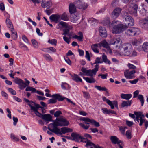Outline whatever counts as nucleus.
<instances>
[{
    "mask_svg": "<svg viewBox=\"0 0 148 148\" xmlns=\"http://www.w3.org/2000/svg\"><path fill=\"white\" fill-rule=\"evenodd\" d=\"M132 95L131 94H122L121 95V97L123 99L128 100L132 97Z\"/></svg>",
    "mask_w": 148,
    "mask_h": 148,
    "instance_id": "25",
    "label": "nucleus"
},
{
    "mask_svg": "<svg viewBox=\"0 0 148 148\" xmlns=\"http://www.w3.org/2000/svg\"><path fill=\"white\" fill-rule=\"evenodd\" d=\"M102 62V61L101 60V58L97 57L95 59V62L93 64H91L92 65H94L95 64H97L101 63Z\"/></svg>",
    "mask_w": 148,
    "mask_h": 148,
    "instance_id": "43",
    "label": "nucleus"
},
{
    "mask_svg": "<svg viewBox=\"0 0 148 148\" xmlns=\"http://www.w3.org/2000/svg\"><path fill=\"white\" fill-rule=\"evenodd\" d=\"M62 114V112L58 110L54 114V116L56 117H58Z\"/></svg>",
    "mask_w": 148,
    "mask_h": 148,
    "instance_id": "56",
    "label": "nucleus"
},
{
    "mask_svg": "<svg viewBox=\"0 0 148 148\" xmlns=\"http://www.w3.org/2000/svg\"><path fill=\"white\" fill-rule=\"evenodd\" d=\"M42 118L44 120L45 122H48L51 121L52 119L51 116L49 114H43Z\"/></svg>",
    "mask_w": 148,
    "mask_h": 148,
    "instance_id": "22",
    "label": "nucleus"
},
{
    "mask_svg": "<svg viewBox=\"0 0 148 148\" xmlns=\"http://www.w3.org/2000/svg\"><path fill=\"white\" fill-rule=\"evenodd\" d=\"M102 110L104 114H109L110 110H108L106 108H104L102 109Z\"/></svg>",
    "mask_w": 148,
    "mask_h": 148,
    "instance_id": "54",
    "label": "nucleus"
},
{
    "mask_svg": "<svg viewBox=\"0 0 148 148\" xmlns=\"http://www.w3.org/2000/svg\"><path fill=\"white\" fill-rule=\"evenodd\" d=\"M127 27L125 25L119 24L114 26L112 30V32L114 34H119L127 29Z\"/></svg>",
    "mask_w": 148,
    "mask_h": 148,
    "instance_id": "4",
    "label": "nucleus"
},
{
    "mask_svg": "<svg viewBox=\"0 0 148 148\" xmlns=\"http://www.w3.org/2000/svg\"><path fill=\"white\" fill-rule=\"evenodd\" d=\"M95 87L99 91H105L107 92V89L105 87H102L99 86H95Z\"/></svg>",
    "mask_w": 148,
    "mask_h": 148,
    "instance_id": "37",
    "label": "nucleus"
},
{
    "mask_svg": "<svg viewBox=\"0 0 148 148\" xmlns=\"http://www.w3.org/2000/svg\"><path fill=\"white\" fill-rule=\"evenodd\" d=\"M131 6L132 8H130L129 10L130 13L136 15L137 13L138 6L136 4H131Z\"/></svg>",
    "mask_w": 148,
    "mask_h": 148,
    "instance_id": "16",
    "label": "nucleus"
},
{
    "mask_svg": "<svg viewBox=\"0 0 148 148\" xmlns=\"http://www.w3.org/2000/svg\"><path fill=\"white\" fill-rule=\"evenodd\" d=\"M61 19L65 21H67L69 20V18L68 17L67 14L64 13H63L60 17Z\"/></svg>",
    "mask_w": 148,
    "mask_h": 148,
    "instance_id": "38",
    "label": "nucleus"
},
{
    "mask_svg": "<svg viewBox=\"0 0 148 148\" xmlns=\"http://www.w3.org/2000/svg\"><path fill=\"white\" fill-rule=\"evenodd\" d=\"M132 44L134 46L136 47H139L140 46V42L139 40L136 39H134L132 41Z\"/></svg>",
    "mask_w": 148,
    "mask_h": 148,
    "instance_id": "28",
    "label": "nucleus"
},
{
    "mask_svg": "<svg viewBox=\"0 0 148 148\" xmlns=\"http://www.w3.org/2000/svg\"><path fill=\"white\" fill-rule=\"evenodd\" d=\"M63 39L68 44H69L71 41V37H69L68 38L66 36H64L63 37Z\"/></svg>",
    "mask_w": 148,
    "mask_h": 148,
    "instance_id": "46",
    "label": "nucleus"
},
{
    "mask_svg": "<svg viewBox=\"0 0 148 148\" xmlns=\"http://www.w3.org/2000/svg\"><path fill=\"white\" fill-rule=\"evenodd\" d=\"M138 80L139 79L138 78H137L133 80H130L129 81V82L132 84H135L137 83Z\"/></svg>",
    "mask_w": 148,
    "mask_h": 148,
    "instance_id": "63",
    "label": "nucleus"
},
{
    "mask_svg": "<svg viewBox=\"0 0 148 148\" xmlns=\"http://www.w3.org/2000/svg\"><path fill=\"white\" fill-rule=\"evenodd\" d=\"M76 6L73 3H71L69 6V10L70 14H72L76 12Z\"/></svg>",
    "mask_w": 148,
    "mask_h": 148,
    "instance_id": "23",
    "label": "nucleus"
},
{
    "mask_svg": "<svg viewBox=\"0 0 148 148\" xmlns=\"http://www.w3.org/2000/svg\"><path fill=\"white\" fill-rule=\"evenodd\" d=\"M80 126L84 129L87 130L89 127L90 126L89 125H85L84 124L80 123L79 124Z\"/></svg>",
    "mask_w": 148,
    "mask_h": 148,
    "instance_id": "49",
    "label": "nucleus"
},
{
    "mask_svg": "<svg viewBox=\"0 0 148 148\" xmlns=\"http://www.w3.org/2000/svg\"><path fill=\"white\" fill-rule=\"evenodd\" d=\"M86 58H87L89 61H90V57L89 52L87 51H86Z\"/></svg>",
    "mask_w": 148,
    "mask_h": 148,
    "instance_id": "61",
    "label": "nucleus"
},
{
    "mask_svg": "<svg viewBox=\"0 0 148 148\" xmlns=\"http://www.w3.org/2000/svg\"><path fill=\"white\" fill-rule=\"evenodd\" d=\"M91 124L94 125L96 127H99L100 126L99 123L98 122H97L94 119H92Z\"/></svg>",
    "mask_w": 148,
    "mask_h": 148,
    "instance_id": "51",
    "label": "nucleus"
},
{
    "mask_svg": "<svg viewBox=\"0 0 148 148\" xmlns=\"http://www.w3.org/2000/svg\"><path fill=\"white\" fill-rule=\"evenodd\" d=\"M22 80H23L20 78H19L17 77H16L15 78L14 82L16 84L19 85V84L21 83V82H22Z\"/></svg>",
    "mask_w": 148,
    "mask_h": 148,
    "instance_id": "52",
    "label": "nucleus"
},
{
    "mask_svg": "<svg viewBox=\"0 0 148 148\" xmlns=\"http://www.w3.org/2000/svg\"><path fill=\"white\" fill-rule=\"evenodd\" d=\"M99 43L100 45L99 47H100L101 48L102 47L106 48L109 47L108 44L106 40L102 41L100 43Z\"/></svg>",
    "mask_w": 148,
    "mask_h": 148,
    "instance_id": "31",
    "label": "nucleus"
},
{
    "mask_svg": "<svg viewBox=\"0 0 148 148\" xmlns=\"http://www.w3.org/2000/svg\"><path fill=\"white\" fill-rule=\"evenodd\" d=\"M83 97L86 99H89L90 98V95L89 93L88 92L82 91Z\"/></svg>",
    "mask_w": 148,
    "mask_h": 148,
    "instance_id": "40",
    "label": "nucleus"
},
{
    "mask_svg": "<svg viewBox=\"0 0 148 148\" xmlns=\"http://www.w3.org/2000/svg\"><path fill=\"white\" fill-rule=\"evenodd\" d=\"M138 98L140 101L141 106H143L144 103V100L143 96L142 95H138Z\"/></svg>",
    "mask_w": 148,
    "mask_h": 148,
    "instance_id": "45",
    "label": "nucleus"
},
{
    "mask_svg": "<svg viewBox=\"0 0 148 148\" xmlns=\"http://www.w3.org/2000/svg\"><path fill=\"white\" fill-rule=\"evenodd\" d=\"M126 135L128 138L130 139L131 138V132L130 130L126 132Z\"/></svg>",
    "mask_w": 148,
    "mask_h": 148,
    "instance_id": "59",
    "label": "nucleus"
},
{
    "mask_svg": "<svg viewBox=\"0 0 148 148\" xmlns=\"http://www.w3.org/2000/svg\"><path fill=\"white\" fill-rule=\"evenodd\" d=\"M80 120L81 121H83L85 122V124H86L89 125L90 123H91L92 119H90L88 117H82L80 119Z\"/></svg>",
    "mask_w": 148,
    "mask_h": 148,
    "instance_id": "29",
    "label": "nucleus"
},
{
    "mask_svg": "<svg viewBox=\"0 0 148 148\" xmlns=\"http://www.w3.org/2000/svg\"><path fill=\"white\" fill-rule=\"evenodd\" d=\"M102 23L103 25L105 26H110V22L109 19L108 18L107 19L103 21L102 22Z\"/></svg>",
    "mask_w": 148,
    "mask_h": 148,
    "instance_id": "44",
    "label": "nucleus"
},
{
    "mask_svg": "<svg viewBox=\"0 0 148 148\" xmlns=\"http://www.w3.org/2000/svg\"><path fill=\"white\" fill-rule=\"evenodd\" d=\"M134 113L135 115L136 116V120L138 122L139 121V120H140L139 125L142 126L143 122L145 121V120L143 119V118L144 117V115L142 114V113L140 112L134 111Z\"/></svg>",
    "mask_w": 148,
    "mask_h": 148,
    "instance_id": "9",
    "label": "nucleus"
},
{
    "mask_svg": "<svg viewBox=\"0 0 148 148\" xmlns=\"http://www.w3.org/2000/svg\"><path fill=\"white\" fill-rule=\"evenodd\" d=\"M98 77H101V78L103 79H106L107 78L108 76V74L106 73L105 74H100L98 75Z\"/></svg>",
    "mask_w": 148,
    "mask_h": 148,
    "instance_id": "57",
    "label": "nucleus"
},
{
    "mask_svg": "<svg viewBox=\"0 0 148 148\" xmlns=\"http://www.w3.org/2000/svg\"><path fill=\"white\" fill-rule=\"evenodd\" d=\"M83 78L88 83H94L95 82V80L92 77L89 78V77H83Z\"/></svg>",
    "mask_w": 148,
    "mask_h": 148,
    "instance_id": "33",
    "label": "nucleus"
},
{
    "mask_svg": "<svg viewBox=\"0 0 148 148\" xmlns=\"http://www.w3.org/2000/svg\"><path fill=\"white\" fill-rule=\"evenodd\" d=\"M142 25L145 29H148V18L144 19L142 23Z\"/></svg>",
    "mask_w": 148,
    "mask_h": 148,
    "instance_id": "26",
    "label": "nucleus"
},
{
    "mask_svg": "<svg viewBox=\"0 0 148 148\" xmlns=\"http://www.w3.org/2000/svg\"><path fill=\"white\" fill-rule=\"evenodd\" d=\"M110 43V45H113L115 49H121L122 45V41L119 37H114L111 40Z\"/></svg>",
    "mask_w": 148,
    "mask_h": 148,
    "instance_id": "5",
    "label": "nucleus"
},
{
    "mask_svg": "<svg viewBox=\"0 0 148 148\" xmlns=\"http://www.w3.org/2000/svg\"><path fill=\"white\" fill-rule=\"evenodd\" d=\"M65 60L66 62L69 65H71V62L70 59L68 57L65 58Z\"/></svg>",
    "mask_w": 148,
    "mask_h": 148,
    "instance_id": "64",
    "label": "nucleus"
},
{
    "mask_svg": "<svg viewBox=\"0 0 148 148\" xmlns=\"http://www.w3.org/2000/svg\"><path fill=\"white\" fill-rule=\"evenodd\" d=\"M28 105L30 107L31 109L33 110V111L34 112L36 111H37L38 110L37 109V108H36V107L32 106L30 104H29Z\"/></svg>",
    "mask_w": 148,
    "mask_h": 148,
    "instance_id": "58",
    "label": "nucleus"
},
{
    "mask_svg": "<svg viewBox=\"0 0 148 148\" xmlns=\"http://www.w3.org/2000/svg\"><path fill=\"white\" fill-rule=\"evenodd\" d=\"M131 104V101H123L122 103L121 106V108H123L130 106Z\"/></svg>",
    "mask_w": 148,
    "mask_h": 148,
    "instance_id": "30",
    "label": "nucleus"
},
{
    "mask_svg": "<svg viewBox=\"0 0 148 148\" xmlns=\"http://www.w3.org/2000/svg\"><path fill=\"white\" fill-rule=\"evenodd\" d=\"M64 32L62 34V35H64V36H66L67 34H69V30L68 29H65L63 30Z\"/></svg>",
    "mask_w": 148,
    "mask_h": 148,
    "instance_id": "62",
    "label": "nucleus"
},
{
    "mask_svg": "<svg viewBox=\"0 0 148 148\" xmlns=\"http://www.w3.org/2000/svg\"><path fill=\"white\" fill-rule=\"evenodd\" d=\"M99 68V65L96 64L95 67L92 70H87L85 68L82 67L81 69V71L85 74V75L87 76L92 77L95 76L97 72L98 71Z\"/></svg>",
    "mask_w": 148,
    "mask_h": 148,
    "instance_id": "2",
    "label": "nucleus"
},
{
    "mask_svg": "<svg viewBox=\"0 0 148 148\" xmlns=\"http://www.w3.org/2000/svg\"><path fill=\"white\" fill-rule=\"evenodd\" d=\"M119 128L120 129V130L121 132V133L123 134H124L125 133V129H127V127H122L121 126L119 127Z\"/></svg>",
    "mask_w": 148,
    "mask_h": 148,
    "instance_id": "53",
    "label": "nucleus"
},
{
    "mask_svg": "<svg viewBox=\"0 0 148 148\" xmlns=\"http://www.w3.org/2000/svg\"><path fill=\"white\" fill-rule=\"evenodd\" d=\"M136 73V71L134 70H126L124 72V76L127 79H132L135 78L134 74Z\"/></svg>",
    "mask_w": 148,
    "mask_h": 148,
    "instance_id": "11",
    "label": "nucleus"
},
{
    "mask_svg": "<svg viewBox=\"0 0 148 148\" xmlns=\"http://www.w3.org/2000/svg\"><path fill=\"white\" fill-rule=\"evenodd\" d=\"M10 138L11 140L14 141H18L19 140V138L16 136L14 134L12 133L11 134Z\"/></svg>",
    "mask_w": 148,
    "mask_h": 148,
    "instance_id": "41",
    "label": "nucleus"
},
{
    "mask_svg": "<svg viewBox=\"0 0 148 148\" xmlns=\"http://www.w3.org/2000/svg\"><path fill=\"white\" fill-rule=\"evenodd\" d=\"M99 45V43H96L92 44L91 45V47L92 49L94 52L96 53H98L99 52V49H101Z\"/></svg>",
    "mask_w": 148,
    "mask_h": 148,
    "instance_id": "18",
    "label": "nucleus"
},
{
    "mask_svg": "<svg viewBox=\"0 0 148 148\" xmlns=\"http://www.w3.org/2000/svg\"><path fill=\"white\" fill-rule=\"evenodd\" d=\"M43 56L46 60L49 62H52L53 59L48 54H45L43 55Z\"/></svg>",
    "mask_w": 148,
    "mask_h": 148,
    "instance_id": "34",
    "label": "nucleus"
},
{
    "mask_svg": "<svg viewBox=\"0 0 148 148\" xmlns=\"http://www.w3.org/2000/svg\"><path fill=\"white\" fill-rule=\"evenodd\" d=\"M142 49L144 51L146 52H148V42L144 43L143 45Z\"/></svg>",
    "mask_w": 148,
    "mask_h": 148,
    "instance_id": "36",
    "label": "nucleus"
},
{
    "mask_svg": "<svg viewBox=\"0 0 148 148\" xmlns=\"http://www.w3.org/2000/svg\"><path fill=\"white\" fill-rule=\"evenodd\" d=\"M102 58L104 62L109 64H110L111 62L107 58L106 56L104 53H103L102 56Z\"/></svg>",
    "mask_w": 148,
    "mask_h": 148,
    "instance_id": "35",
    "label": "nucleus"
},
{
    "mask_svg": "<svg viewBox=\"0 0 148 148\" xmlns=\"http://www.w3.org/2000/svg\"><path fill=\"white\" fill-rule=\"evenodd\" d=\"M53 98L51 99L48 101L49 104H54L56 103L57 100L61 101L65 99L64 97H63L59 94H53L52 95Z\"/></svg>",
    "mask_w": 148,
    "mask_h": 148,
    "instance_id": "6",
    "label": "nucleus"
},
{
    "mask_svg": "<svg viewBox=\"0 0 148 148\" xmlns=\"http://www.w3.org/2000/svg\"><path fill=\"white\" fill-rule=\"evenodd\" d=\"M8 90L10 93L13 95H16V92L11 88H9Z\"/></svg>",
    "mask_w": 148,
    "mask_h": 148,
    "instance_id": "60",
    "label": "nucleus"
},
{
    "mask_svg": "<svg viewBox=\"0 0 148 148\" xmlns=\"http://www.w3.org/2000/svg\"><path fill=\"white\" fill-rule=\"evenodd\" d=\"M127 66L129 68V69L128 70H130L131 69L135 70L136 69V67L135 66L130 63H128Z\"/></svg>",
    "mask_w": 148,
    "mask_h": 148,
    "instance_id": "50",
    "label": "nucleus"
},
{
    "mask_svg": "<svg viewBox=\"0 0 148 148\" xmlns=\"http://www.w3.org/2000/svg\"><path fill=\"white\" fill-rule=\"evenodd\" d=\"M60 17L61 16L58 14H52L50 16L49 19L52 22L57 23L60 20Z\"/></svg>",
    "mask_w": 148,
    "mask_h": 148,
    "instance_id": "15",
    "label": "nucleus"
},
{
    "mask_svg": "<svg viewBox=\"0 0 148 148\" xmlns=\"http://www.w3.org/2000/svg\"><path fill=\"white\" fill-rule=\"evenodd\" d=\"M48 42L52 45H54L56 46L57 44V41L56 39H54L49 40Z\"/></svg>",
    "mask_w": 148,
    "mask_h": 148,
    "instance_id": "48",
    "label": "nucleus"
},
{
    "mask_svg": "<svg viewBox=\"0 0 148 148\" xmlns=\"http://www.w3.org/2000/svg\"><path fill=\"white\" fill-rule=\"evenodd\" d=\"M99 32L100 36L103 38H105L107 36V31L104 27H100L99 28Z\"/></svg>",
    "mask_w": 148,
    "mask_h": 148,
    "instance_id": "17",
    "label": "nucleus"
},
{
    "mask_svg": "<svg viewBox=\"0 0 148 148\" xmlns=\"http://www.w3.org/2000/svg\"><path fill=\"white\" fill-rule=\"evenodd\" d=\"M124 18L126 22V24L130 26H133L134 25V21L133 18L127 13H124Z\"/></svg>",
    "mask_w": 148,
    "mask_h": 148,
    "instance_id": "12",
    "label": "nucleus"
},
{
    "mask_svg": "<svg viewBox=\"0 0 148 148\" xmlns=\"http://www.w3.org/2000/svg\"><path fill=\"white\" fill-rule=\"evenodd\" d=\"M73 38L75 39H77L78 40L80 41H83V36H79L77 35H75L73 36Z\"/></svg>",
    "mask_w": 148,
    "mask_h": 148,
    "instance_id": "47",
    "label": "nucleus"
},
{
    "mask_svg": "<svg viewBox=\"0 0 148 148\" xmlns=\"http://www.w3.org/2000/svg\"><path fill=\"white\" fill-rule=\"evenodd\" d=\"M25 90L27 91H31L32 93H34L36 91V89L32 87L28 86L26 88Z\"/></svg>",
    "mask_w": 148,
    "mask_h": 148,
    "instance_id": "42",
    "label": "nucleus"
},
{
    "mask_svg": "<svg viewBox=\"0 0 148 148\" xmlns=\"http://www.w3.org/2000/svg\"><path fill=\"white\" fill-rule=\"evenodd\" d=\"M71 136L72 138L71 139L73 140H75L76 142H79V139H81V142H82V139L84 138H82L79 134L76 133H72Z\"/></svg>",
    "mask_w": 148,
    "mask_h": 148,
    "instance_id": "14",
    "label": "nucleus"
},
{
    "mask_svg": "<svg viewBox=\"0 0 148 148\" xmlns=\"http://www.w3.org/2000/svg\"><path fill=\"white\" fill-rule=\"evenodd\" d=\"M53 123L50 124L49 130L51 131L56 134H62V133L65 134L66 133L70 132L73 131V130L70 128L63 127L61 128L60 131L58 126H67L69 124V122L65 119L62 117L57 118L56 121H53Z\"/></svg>",
    "mask_w": 148,
    "mask_h": 148,
    "instance_id": "1",
    "label": "nucleus"
},
{
    "mask_svg": "<svg viewBox=\"0 0 148 148\" xmlns=\"http://www.w3.org/2000/svg\"><path fill=\"white\" fill-rule=\"evenodd\" d=\"M72 79L76 82H82V79L79 77L77 75L74 74L72 77Z\"/></svg>",
    "mask_w": 148,
    "mask_h": 148,
    "instance_id": "32",
    "label": "nucleus"
},
{
    "mask_svg": "<svg viewBox=\"0 0 148 148\" xmlns=\"http://www.w3.org/2000/svg\"><path fill=\"white\" fill-rule=\"evenodd\" d=\"M110 139L112 143L115 144L118 143L119 141H120V140L118 138L115 136H111Z\"/></svg>",
    "mask_w": 148,
    "mask_h": 148,
    "instance_id": "24",
    "label": "nucleus"
},
{
    "mask_svg": "<svg viewBox=\"0 0 148 148\" xmlns=\"http://www.w3.org/2000/svg\"><path fill=\"white\" fill-rule=\"evenodd\" d=\"M140 33V30L135 27H132L128 29L125 31V34L130 36H134L139 34Z\"/></svg>",
    "mask_w": 148,
    "mask_h": 148,
    "instance_id": "8",
    "label": "nucleus"
},
{
    "mask_svg": "<svg viewBox=\"0 0 148 148\" xmlns=\"http://www.w3.org/2000/svg\"><path fill=\"white\" fill-rule=\"evenodd\" d=\"M75 4L77 8L82 10H85L88 6V4L80 0L76 1Z\"/></svg>",
    "mask_w": 148,
    "mask_h": 148,
    "instance_id": "10",
    "label": "nucleus"
},
{
    "mask_svg": "<svg viewBox=\"0 0 148 148\" xmlns=\"http://www.w3.org/2000/svg\"><path fill=\"white\" fill-rule=\"evenodd\" d=\"M122 10L120 8H116L114 9L112 12L111 16L113 19H116L119 16Z\"/></svg>",
    "mask_w": 148,
    "mask_h": 148,
    "instance_id": "13",
    "label": "nucleus"
},
{
    "mask_svg": "<svg viewBox=\"0 0 148 148\" xmlns=\"http://www.w3.org/2000/svg\"><path fill=\"white\" fill-rule=\"evenodd\" d=\"M5 22L6 25L8 28L11 32L12 35L15 38H16L17 37V33L16 31L14 30L13 26L10 20L7 18Z\"/></svg>",
    "mask_w": 148,
    "mask_h": 148,
    "instance_id": "7",
    "label": "nucleus"
},
{
    "mask_svg": "<svg viewBox=\"0 0 148 148\" xmlns=\"http://www.w3.org/2000/svg\"><path fill=\"white\" fill-rule=\"evenodd\" d=\"M60 25L62 26L63 27L65 28H66L67 27V25L66 23L61 21L58 24L57 28L60 29H61L62 28L60 27Z\"/></svg>",
    "mask_w": 148,
    "mask_h": 148,
    "instance_id": "27",
    "label": "nucleus"
},
{
    "mask_svg": "<svg viewBox=\"0 0 148 148\" xmlns=\"http://www.w3.org/2000/svg\"><path fill=\"white\" fill-rule=\"evenodd\" d=\"M108 101L107 104L110 106L111 109H114V106H115L116 108L117 109H118V103L117 101H114L112 102L110 100Z\"/></svg>",
    "mask_w": 148,
    "mask_h": 148,
    "instance_id": "20",
    "label": "nucleus"
},
{
    "mask_svg": "<svg viewBox=\"0 0 148 148\" xmlns=\"http://www.w3.org/2000/svg\"><path fill=\"white\" fill-rule=\"evenodd\" d=\"M30 82L28 80H27L25 83L22 80L21 83L18 85L20 89L23 90L24 89L26 86L29 84Z\"/></svg>",
    "mask_w": 148,
    "mask_h": 148,
    "instance_id": "21",
    "label": "nucleus"
},
{
    "mask_svg": "<svg viewBox=\"0 0 148 148\" xmlns=\"http://www.w3.org/2000/svg\"><path fill=\"white\" fill-rule=\"evenodd\" d=\"M123 51L122 52V54L124 56H128L130 55L132 51L133 48L131 45L129 43H124L122 45Z\"/></svg>",
    "mask_w": 148,
    "mask_h": 148,
    "instance_id": "3",
    "label": "nucleus"
},
{
    "mask_svg": "<svg viewBox=\"0 0 148 148\" xmlns=\"http://www.w3.org/2000/svg\"><path fill=\"white\" fill-rule=\"evenodd\" d=\"M79 19V17L76 15H74L72 18L71 20V21L73 23H77L78 22V21Z\"/></svg>",
    "mask_w": 148,
    "mask_h": 148,
    "instance_id": "39",
    "label": "nucleus"
},
{
    "mask_svg": "<svg viewBox=\"0 0 148 148\" xmlns=\"http://www.w3.org/2000/svg\"><path fill=\"white\" fill-rule=\"evenodd\" d=\"M32 42L34 47L35 48H37L38 47V43L36 40L34 39L32 40Z\"/></svg>",
    "mask_w": 148,
    "mask_h": 148,
    "instance_id": "55",
    "label": "nucleus"
},
{
    "mask_svg": "<svg viewBox=\"0 0 148 148\" xmlns=\"http://www.w3.org/2000/svg\"><path fill=\"white\" fill-rule=\"evenodd\" d=\"M52 5V2L50 1H47L45 3L42 2L41 5L43 8H46L47 9L49 8Z\"/></svg>",
    "mask_w": 148,
    "mask_h": 148,
    "instance_id": "19",
    "label": "nucleus"
}]
</instances>
